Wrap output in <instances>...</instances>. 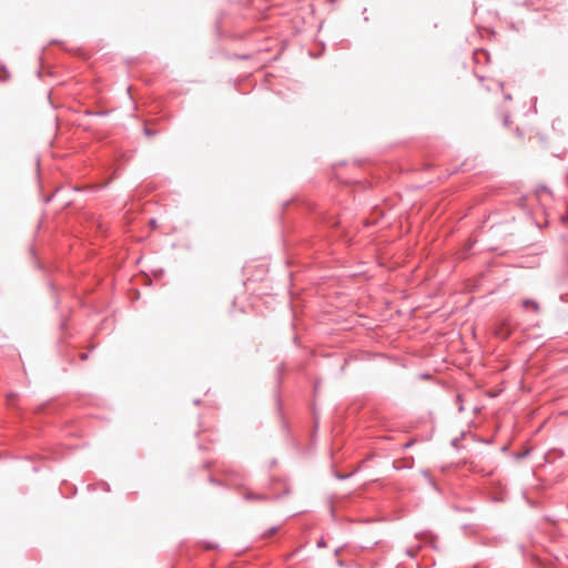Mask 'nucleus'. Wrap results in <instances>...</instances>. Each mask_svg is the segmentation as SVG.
<instances>
[{"instance_id":"obj_1","label":"nucleus","mask_w":568,"mask_h":568,"mask_svg":"<svg viewBox=\"0 0 568 568\" xmlns=\"http://www.w3.org/2000/svg\"><path fill=\"white\" fill-rule=\"evenodd\" d=\"M495 335L499 338H507L510 335L509 325L506 322L501 323L500 327L496 328Z\"/></svg>"},{"instance_id":"obj_2","label":"nucleus","mask_w":568,"mask_h":568,"mask_svg":"<svg viewBox=\"0 0 568 568\" xmlns=\"http://www.w3.org/2000/svg\"><path fill=\"white\" fill-rule=\"evenodd\" d=\"M524 306H525V307H527V306H531L534 310H536V311L538 310V304H537V303H535V302L526 301V302L524 303Z\"/></svg>"},{"instance_id":"obj_3","label":"nucleus","mask_w":568,"mask_h":568,"mask_svg":"<svg viewBox=\"0 0 568 568\" xmlns=\"http://www.w3.org/2000/svg\"><path fill=\"white\" fill-rule=\"evenodd\" d=\"M0 71H1V72H4V71H7V70H6V68H4V67H2V68H0Z\"/></svg>"}]
</instances>
